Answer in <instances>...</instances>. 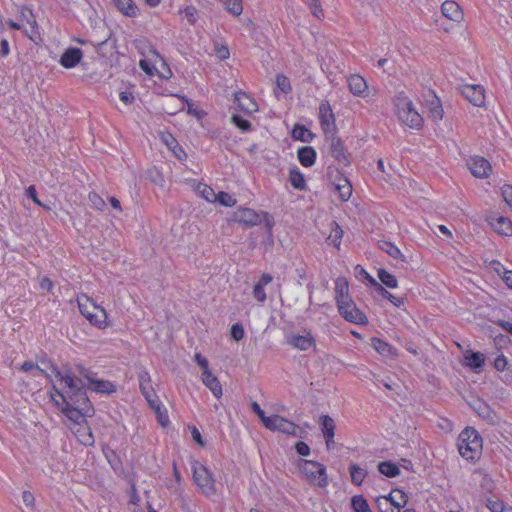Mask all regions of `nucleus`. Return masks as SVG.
Returning <instances> with one entry per match:
<instances>
[{
    "instance_id": "nucleus-1",
    "label": "nucleus",
    "mask_w": 512,
    "mask_h": 512,
    "mask_svg": "<svg viewBox=\"0 0 512 512\" xmlns=\"http://www.w3.org/2000/svg\"><path fill=\"white\" fill-rule=\"evenodd\" d=\"M56 377L64 384L63 391L55 389L57 396L62 403H79L87 407L88 397L86 395L85 385L83 381L76 377L70 370L61 372L54 369Z\"/></svg>"
},
{
    "instance_id": "nucleus-2",
    "label": "nucleus",
    "mask_w": 512,
    "mask_h": 512,
    "mask_svg": "<svg viewBox=\"0 0 512 512\" xmlns=\"http://www.w3.org/2000/svg\"><path fill=\"white\" fill-rule=\"evenodd\" d=\"M393 104L395 113L402 123L412 129L422 127V116L415 110L413 102L404 92H399L395 95Z\"/></svg>"
},
{
    "instance_id": "nucleus-3",
    "label": "nucleus",
    "mask_w": 512,
    "mask_h": 512,
    "mask_svg": "<svg viewBox=\"0 0 512 512\" xmlns=\"http://www.w3.org/2000/svg\"><path fill=\"white\" fill-rule=\"evenodd\" d=\"M77 303L80 313L94 326L104 329L107 327V313L104 308L97 305L86 294L77 297Z\"/></svg>"
},
{
    "instance_id": "nucleus-4",
    "label": "nucleus",
    "mask_w": 512,
    "mask_h": 512,
    "mask_svg": "<svg viewBox=\"0 0 512 512\" xmlns=\"http://www.w3.org/2000/svg\"><path fill=\"white\" fill-rule=\"evenodd\" d=\"M482 440L478 432L471 427L464 429L458 437V450L462 457L474 460L480 454Z\"/></svg>"
},
{
    "instance_id": "nucleus-5",
    "label": "nucleus",
    "mask_w": 512,
    "mask_h": 512,
    "mask_svg": "<svg viewBox=\"0 0 512 512\" xmlns=\"http://www.w3.org/2000/svg\"><path fill=\"white\" fill-rule=\"evenodd\" d=\"M192 472L194 483L204 495L213 496L216 494L215 480L206 466L198 461H194L192 463Z\"/></svg>"
},
{
    "instance_id": "nucleus-6",
    "label": "nucleus",
    "mask_w": 512,
    "mask_h": 512,
    "mask_svg": "<svg viewBox=\"0 0 512 512\" xmlns=\"http://www.w3.org/2000/svg\"><path fill=\"white\" fill-rule=\"evenodd\" d=\"M299 469L311 484L319 487L327 486L328 479L323 464L311 460H300Z\"/></svg>"
},
{
    "instance_id": "nucleus-7",
    "label": "nucleus",
    "mask_w": 512,
    "mask_h": 512,
    "mask_svg": "<svg viewBox=\"0 0 512 512\" xmlns=\"http://www.w3.org/2000/svg\"><path fill=\"white\" fill-rule=\"evenodd\" d=\"M194 360L202 369L201 380L203 384L217 399H220L223 395L222 385L219 379L210 370L207 358L200 353H195Z\"/></svg>"
},
{
    "instance_id": "nucleus-8",
    "label": "nucleus",
    "mask_w": 512,
    "mask_h": 512,
    "mask_svg": "<svg viewBox=\"0 0 512 512\" xmlns=\"http://www.w3.org/2000/svg\"><path fill=\"white\" fill-rule=\"evenodd\" d=\"M136 47L139 49L140 53L145 57L141 59L139 62L140 68L149 76L154 75V64L157 59L162 60L160 54L154 49L151 45H149L146 41L138 40L136 41Z\"/></svg>"
},
{
    "instance_id": "nucleus-9",
    "label": "nucleus",
    "mask_w": 512,
    "mask_h": 512,
    "mask_svg": "<svg viewBox=\"0 0 512 512\" xmlns=\"http://www.w3.org/2000/svg\"><path fill=\"white\" fill-rule=\"evenodd\" d=\"M340 315L348 322L365 325L368 323L366 315L357 308L353 300L346 301L345 304L337 305Z\"/></svg>"
},
{
    "instance_id": "nucleus-10",
    "label": "nucleus",
    "mask_w": 512,
    "mask_h": 512,
    "mask_svg": "<svg viewBox=\"0 0 512 512\" xmlns=\"http://www.w3.org/2000/svg\"><path fill=\"white\" fill-rule=\"evenodd\" d=\"M64 407H62V412L74 423H83L85 420V416L90 415L93 412V408L90 404V401L87 402V407L81 405L79 403H73V405L69 403H63Z\"/></svg>"
},
{
    "instance_id": "nucleus-11",
    "label": "nucleus",
    "mask_w": 512,
    "mask_h": 512,
    "mask_svg": "<svg viewBox=\"0 0 512 512\" xmlns=\"http://www.w3.org/2000/svg\"><path fill=\"white\" fill-rule=\"evenodd\" d=\"M264 426L272 431H279L289 435H295L298 429L297 425L293 422L279 416L271 415L265 419Z\"/></svg>"
},
{
    "instance_id": "nucleus-12",
    "label": "nucleus",
    "mask_w": 512,
    "mask_h": 512,
    "mask_svg": "<svg viewBox=\"0 0 512 512\" xmlns=\"http://www.w3.org/2000/svg\"><path fill=\"white\" fill-rule=\"evenodd\" d=\"M319 120L324 133L332 134L335 129V116L328 101L319 106Z\"/></svg>"
},
{
    "instance_id": "nucleus-13",
    "label": "nucleus",
    "mask_w": 512,
    "mask_h": 512,
    "mask_svg": "<svg viewBox=\"0 0 512 512\" xmlns=\"http://www.w3.org/2000/svg\"><path fill=\"white\" fill-rule=\"evenodd\" d=\"M468 168L477 178H486L492 170L490 162L481 156H474L468 161Z\"/></svg>"
},
{
    "instance_id": "nucleus-14",
    "label": "nucleus",
    "mask_w": 512,
    "mask_h": 512,
    "mask_svg": "<svg viewBox=\"0 0 512 512\" xmlns=\"http://www.w3.org/2000/svg\"><path fill=\"white\" fill-rule=\"evenodd\" d=\"M70 429L81 444L85 446H92L94 444V436L86 421L74 423Z\"/></svg>"
},
{
    "instance_id": "nucleus-15",
    "label": "nucleus",
    "mask_w": 512,
    "mask_h": 512,
    "mask_svg": "<svg viewBox=\"0 0 512 512\" xmlns=\"http://www.w3.org/2000/svg\"><path fill=\"white\" fill-rule=\"evenodd\" d=\"M442 15L455 23H460L464 19V13L460 5L452 0H446L441 5Z\"/></svg>"
},
{
    "instance_id": "nucleus-16",
    "label": "nucleus",
    "mask_w": 512,
    "mask_h": 512,
    "mask_svg": "<svg viewBox=\"0 0 512 512\" xmlns=\"http://www.w3.org/2000/svg\"><path fill=\"white\" fill-rule=\"evenodd\" d=\"M349 91L357 97H366L368 95V84L359 74H352L347 78Z\"/></svg>"
},
{
    "instance_id": "nucleus-17",
    "label": "nucleus",
    "mask_w": 512,
    "mask_h": 512,
    "mask_svg": "<svg viewBox=\"0 0 512 512\" xmlns=\"http://www.w3.org/2000/svg\"><path fill=\"white\" fill-rule=\"evenodd\" d=\"M234 221L245 226H255L260 223L259 214L250 208H241L234 212Z\"/></svg>"
},
{
    "instance_id": "nucleus-18",
    "label": "nucleus",
    "mask_w": 512,
    "mask_h": 512,
    "mask_svg": "<svg viewBox=\"0 0 512 512\" xmlns=\"http://www.w3.org/2000/svg\"><path fill=\"white\" fill-rule=\"evenodd\" d=\"M80 373L88 380V382L90 384L89 388L91 390H93L95 392L107 393V394L115 391V386L111 382L106 381V380H96V379L92 378L91 373L88 372L86 369L81 368Z\"/></svg>"
},
{
    "instance_id": "nucleus-19",
    "label": "nucleus",
    "mask_w": 512,
    "mask_h": 512,
    "mask_svg": "<svg viewBox=\"0 0 512 512\" xmlns=\"http://www.w3.org/2000/svg\"><path fill=\"white\" fill-rule=\"evenodd\" d=\"M463 95L467 100L477 107L485 103L484 89L480 85H467L463 89Z\"/></svg>"
},
{
    "instance_id": "nucleus-20",
    "label": "nucleus",
    "mask_w": 512,
    "mask_h": 512,
    "mask_svg": "<svg viewBox=\"0 0 512 512\" xmlns=\"http://www.w3.org/2000/svg\"><path fill=\"white\" fill-rule=\"evenodd\" d=\"M83 58V52L76 47H69L60 58V64L67 69L74 68Z\"/></svg>"
},
{
    "instance_id": "nucleus-21",
    "label": "nucleus",
    "mask_w": 512,
    "mask_h": 512,
    "mask_svg": "<svg viewBox=\"0 0 512 512\" xmlns=\"http://www.w3.org/2000/svg\"><path fill=\"white\" fill-rule=\"evenodd\" d=\"M335 300L337 305L352 300L349 295V284L345 277H338L335 280Z\"/></svg>"
},
{
    "instance_id": "nucleus-22",
    "label": "nucleus",
    "mask_w": 512,
    "mask_h": 512,
    "mask_svg": "<svg viewBox=\"0 0 512 512\" xmlns=\"http://www.w3.org/2000/svg\"><path fill=\"white\" fill-rule=\"evenodd\" d=\"M490 225L501 235H512V222L507 217L493 215L490 217Z\"/></svg>"
},
{
    "instance_id": "nucleus-23",
    "label": "nucleus",
    "mask_w": 512,
    "mask_h": 512,
    "mask_svg": "<svg viewBox=\"0 0 512 512\" xmlns=\"http://www.w3.org/2000/svg\"><path fill=\"white\" fill-rule=\"evenodd\" d=\"M288 343L296 349L305 351L315 344V340L311 333H307L305 335H291L288 338Z\"/></svg>"
},
{
    "instance_id": "nucleus-24",
    "label": "nucleus",
    "mask_w": 512,
    "mask_h": 512,
    "mask_svg": "<svg viewBox=\"0 0 512 512\" xmlns=\"http://www.w3.org/2000/svg\"><path fill=\"white\" fill-rule=\"evenodd\" d=\"M485 357L484 354L480 352H473L471 350H467L464 353V365L471 368L475 372H479L482 366L484 365Z\"/></svg>"
},
{
    "instance_id": "nucleus-25",
    "label": "nucleus",
    "mask_w": 512,
    "mask_h": 512,
    "mask_svg": "<svg viewBox=\"0 0 512 512\" xmlns=\"http://www.w3.org/2000/svg\"><path fill=\"white\" fill-rule=\"evenodd\" d=\"M235 101L239 108L247 113H253L258 109L256 102L245 92L235 93Z\"/></svg>"
},
{
    "instance_id": "nucleus-26",
    "label": "nucleus",
    "mask_w": 512,
    "mask_h": 512,
    "mask_svg": "<svg viewBox=\"0 0 512 512\" xmlns=\"http://www.w3.org/2000/svg\"><path fill=\"white\" fill-rule=\"evenodd\" d=\"M330 151H331V155L339 163H342L344 165L348 164V159L345 155L343 143L339 138L332 137L331 143H330Z\"/></svg>"
},
{
    "instance_id": "nucleus-27",
    "label": "nucleus",
    "mask_w": 512,
    "mask_h": 512,
    "mask_svg": "<svg viewBox=\"0 0 512 512\" xmlns=\"http://www.w3.org/2000/svg\"><path fill=\"white\" fill-rule=\"evenodd\" d=\"M115 7L125 16L136 17L139 14L138 7L132 0H112Z\"/></svg>"
},
{
    "instance_id": "nucleus-28",
    "label": "nucleus",
    "mask_w": 512,
    "mask_h": 512,
    "mask_svg": "<svg viewBox=\"0 0 512 512\" xmlns=\"http://www.w3.org/2000/svg\"><path fill=\"white\" fill-rule=\"evenodd\" d=\"M297 156L303 166L310 167L315 163L316 151L311 146H305L298 150Z\"/></svg>"
},
{
    "instance_id": "nucleus-29",
    "label": "nucleus",
    "mask_w": 512,
    "mask_h": 512,
    "mask_svg": "<svg viewBox=\"0 0 512 512\" xmlns=\"http://www.w3.org/2000/svg\"><path fill=\"white\" fill-rule=\"evenodd\" d=\"M379 248L386 252L389 256L396 260H400L402 262H406V258L404 254L400 251V249L395 246L393 243L388 241H381L379 243Z\"/></svg>"
},
{
    "instance_id": "nucleus-30",
    "label": "nucleus",
    "mask_w": 512,
    "mask_h": 512,
    "mask_svg": "<svg viewBox=\"0 0 512 512\" xmlns=\"http://www.w3.org/2000/svg\"><path fill=\"white\" fill-rule=\"evenodd\" d=\"M343 237V230L338 225L337 222L333 221L331 224V230L327 237V243L329 245H333L334 247L338 248L341 244V239Z\"/></svg>"
},
{
    "instance_id": "nucleus-31",
    "label": "nucleus",
    "mask_w": 512,
    "mask_h": 512,
    "mask_svg": "<svg viewBox=\"0 0 512 512\" xmlns=\"http://www.w3.org/2000/svg\"><path fill=\"white\" fill-rule=\"evenodd\" d=\"M373 348L384 356H396V350L388 343L382 341L379 338H373L371 340Z\"/></svg>"
},
{
    "instance_id": "nucleus-32",
    "label": "nucleus",
    "mask_w": 512,
    "mask_h": 512,
    "mask_svg": "<svg viewBox=\"0 0 512 512\" xmlns=\"http://www.w3.org/2000/svg\"><path fill=\"white\" fill-rule=\"evenodd\" d=\"M383 497L389 499L391 504L399 510L407 504V495L398 489L393 490L389 495Z\"/></svg>"
},
{
    "instance_id": "nucleus-33",
    "label": "nucleus",
    "mask_w": 512,
    "mask_h": 512,
    "mask_svg": "<svg viewBox=\"0 0 512 512\" xmlns=\"http://www.w3.org/2000/svg\"><path fill=\"white\" fill-rule=\"evenodd\" d=\"M320 425H321V431L323 434V437L328 436H335V421L334 419L329 415H323L320 418Z\"/></svg>"
},
{
    "instance_id": "nucleus-34",
    "label": "nucleus",
    "mask_w": 512,
    "mask_h": 512,
    "mask_svg": "<svg viewBox=\"0 0 512 512\" xmlns=\"http://www.w3.org/2000/svg\"><path fill=\"white\" fill-rule=\"evenodd\" d=\"M378 471L389 478L395 477L400 474L399 467L391 461H383L378 464Z\"/></svg>"
},
{
    "instance_id": "nucleus-35",
    "label": "nucleus",
    "mask_w": 512,
    "mask_h": 512,
    "mask_svg": "<svg viewBox=\"0 0 512 512\" xmlns=\"http://www.w3.org/2000/svg\"><path fill=\"white\" fill-rule=\"evenodd\" d=\"M428 110H429L430 116L434 120L442 119L443 109H442L439 98H437L435 95H433L432 99L428 101Z\"/></svg>"
},
{
    "instance_id": "nucleus-36",
    "label": "nucleus",
    "mask_w": 512,
    "mask_h": 512,
    "mask_svg": "<svg viewBox=\"0 0 512 512\" xmlns=\"http://www.w3.org/2000/svg\"><path fill=\"white\" fill-rule=\"evenodd\" d=\"M291 136L295 140H300L302 142H310L313 138V134L302 125H295Z\"/></svg>"
},
{
    "instance_id": "nucleus-37",
    "label": "nucleus",
    "mask_w": 512,
    "mask_h": 512,
    "mask_svg": "<svg viewBox=\"0 0 512 512\" xmlns=\"http://www.w3.org/2000/svg\"><path fill=\"white\" fill-rule=\"evenodd\" d=\"M289 180L291 185L297 190H304L306 188L304 176L299 170H291Z\"/></svg>"
},
{
    "instance_id": "nucleus-38",
    "label": "nucleus",
    "mask_w": 512,
    "mask_h": 512,
    "mask_svg": "<svg viewBox=\"0 0 512 512\" xmlns=\"http://www.w3.org/2000/svg\"><path fill=\"white\" fill-rule=\"evenodd\" d=\"M351 505L354 512H372L367 500L362 495L353 496Z\"/></svg>"
},
{
    "instance_id": "nucleus-39",
    "label": "nucleus",
    "mask_w": 512,
    "mask_h": 512,
    "mask_svg": "<svg viewBox=\"0 0 512 512\" xmlns=\"http://www.w3.org/2000/svg\"><path fill=\"white\" fill-rule=\"evenodd\" d=\"M378 278L382 284L387 286L388 288H397L398 281L394 275L386 271L385 269L378 270Z\"/></svg>"
},
{
    "instance_id": "nucleus-40",
    "label": "nucleus",
    "mask_w": 512,
    "mask_h": 512,
    "mask_svg": "<svg viewBox=\"0 0 512 512\" xmlns=\"http://www.w3.org/2000/svg\"><path fill=\"white\" fill-rule=\"evenodd\" d=\"M349 471L352 482L356 485H361L367 475L366 470L354 464L349 467Z\"/></svg>"
},
{
    "instance_id": "nucleus-41",
    "label": "nucleus",
    "mask_w": 512,
    "mask_h": 512,
    "mask_svg": "<svg viewBox=\"0 0 512 512\" xmlns=\"http://www.w3.org/2000/svg\"><path fill=\"white\" fill-rule=\"evenodd\" d=\"M196 191L200 194L206 201L210 203L216 202V193L215 191L208 185L200 183L197 185Z\"/></svg>"
},
{
    "instance_id": "nucleus-42",
    "label": "nucleus",
    "mask_w": 512,
    "mask_h": 512,
    "mask_svg": "<svg viewBox=\"0 0 512 512\" xmlns=\"http://www.w3.org/2000/svg\"><path fill=\"white\" fill-rule=\"evenodd\" d=\"M224 6L234 16H239L243 11L242 0H224Z\"/></svg>"
},
{
    "instance_id": "nucleus-43",
    "label": "nucleus",
    "mask_w": 512,
    "mask_h": 512,
    "mask_svg": "<svg viewBox=\"0 0 512 512\" xmlns=\"http://www.w3.org/2000/svg\"><path fill=\"white\" fill-rule=\"evenodd\" d=\"M138 378L142 394L154 390L151 383V377L147 371L140 372Z\"/></svg>"
},
{
    "instance_id": "nucleus-44",
    "label": "nucleus",
    "mask_w": 512,
    "mask_h": 512,
    "mask_svg": "<svg viewBox=\"0 0 512 512\" xmlns=\"http://www.w3.org/2000/svg\"><path fill=\"white\" fill-rule=\"evenodd\" d=\"M376 504L380 512H400L399 509L391 504L389 499L382 496L376 498Z\"/></svg>"
},
{
    "instance_id": "nucleus-45",
    "label": "nucleus",
    "mask_w": 512,
    "mask_h": 512,
    "mask_svg": "<svg viewBox=\"0 0 512 512\" xmlns=\"http://www.w3.org/2000/svg\"><path fill=\"white\" fill-rule=\"evenodd\" d=\"M216 202H219L222 206L233 207L236 205V199L227 192L220 191L216 194Z\"/></svg>"
},
{
    "instance_id": "nucleus-46",
    "label": "nucleus",
    "mask_w": 512,
    "mask_h": 512,
    "mask_svg": "<svg viewBox=\"0 0 512 512\" xmlns=\"http://www.w3.org/2000/svg\"><path fill=\"white\" fill-rule=\"evenodd\" d=\"M336 188L339 191L340 198L343 201H347L351 197V195H352V186L348 182L347 179H344L343 183L337 184Z\"/></svg>"
},
{
    "instance_id": "nucleus-47",
    "label": "nucleus",
    "mask_w": 512,
    "mask_h": 512,
    "mask_svg": "<svg viewBox=\"0 0 512 512\" xmlns=\"http://www.w3.org/2000/svg\"><path fill=\"white\" fill-rule=\"evenodd\" d=\"M473 409L478 415L485 419H492V411L489 406L483 402H477L474 404Z\"/></svg>"
},
{
    "instance_id": "nucleus-48",
    "label": "nucleus",
    "mask_w": 512,
    "mask_h": 512,
    "mask_svg": "<svg viewBox=\"0 0 512 512\" xmlns=\"http://www.w3.org/2000/svg\"><path fill=\"white\" fill-rule=\"evenodd\" d=\"M178 99L181 100L182 105H184V102H186L188 114L193 115L197 119H201L204 116V112L198 107H195L194 104L190 103L184 96L178 97Z\"/></svg>"
},
{
    "instance_id": "nucleus-49",
    "label": "nucleus",
    "mask_w": 512,
    "mask_h": 512,
    "mask_svg": "<svg viewBox=\"0 0 512 512\" xmlns=\"http://www.w3.org/2000/svg\"><path fill=\"white\" fill-rule=\"evenodd\" d=\"M307 4L312 12V14L318 18H324V11L321 7L320 0H307Z\"/></svg>"
},
{
    "instance_id": "nucleus-50",
    "label": "nucleus",
    "mask_w": 512,
    "mask_h": 512,
    "mask_svg": "<svg viewBox=\"0 0 512 512\" xmlns=\"http://www.w3.org/2000/svg\"><path fill=\"white\" fill-rule=\"evenodd\" d=\"M378 293L388 299L394 306L396 307H400L404 301H403V298H398V297H395L393 296L390 292H388L383 286H379V291Z\"/></svg>"
},
{
    "instance_id": "nucleus-51",
    "label": "nucleus",
    "mask_w": 512,
    "mask_h": 512,
    "mask_svg": "<svg viewBox=\"0 0 512 512\" xmlns=\"http://www.w3.org/2000/svg\"><path fill=\"white\" fill-rule=\"evenodd\" d=\"M276 84L277 87L285 94L289 93L292 89L289 79L282 74L277 75Z\"/></svg>"
},
{
    "instance_id": "nucleus-52",
    "label": "nucleus",
    "mask_w": 512,
    "mask_h": 512,
    "mask_svg": "<svg viewBox=\"0 0 512 512\" xmlns=\"http://www.w3.org/2000/svg\"><path fill=\"white\" fill-rule=\"evenodd\" d=\"M185 17L187 18V21L194 25L197 22L198 19V11L194 6H187L184 9Z\"/></svg>"
},
{
    "instance_id": "nucleus-53",
    "label": "nucleus",
    "mask_w": 512,
    "mask_h": 512,
    "mask_svg": "<svg viewBox=\"0 0 512 512\" xmlns=\"http://www.w3.org/2000/svg\"><path fill=\"white\" fill-rule=\"evenodd\" d=\"M23 372H37L38 374L45 375V371L41 369L36 363L32 361H25L20 368Z\"/></svg>"
},
{
    "instance_id": "nucleus-54",
    "label": "nucleus",
    "mask_w": 512,
    "mask_h": 512,
    "mask_svg": "<svg viewBox=\"0 0 512 512\" xmlns=\"http://www.w3.org/2000/svg\"><path fill=\"white\" fill-rule=\"evenodd\" d=\"M486 506L491 512H503L505 509L504 503L498 499H488Z\"/></svg>"
},
{
    "instance_id": "nucleus-55",
    "label": "nucleus",
    "mask_w": 512,
    "mask_h": 512,
    "mask_svg": "<svg viewBox=\"0 0 512 512\" xmlns=\"http://www.w3.org/2000/svg\"><path fill=\"white\" fill-rule=\"evenodd\" d=\"M232 122L242 131H249L251 128V123L238 115L232 117Z\"/></svg>"
},
{
    "instance_id": "nucleus-56",
    "label": "nucleus",
    "mask_w": 512,
    "mask_h": 512,
    "mask_svg": "<svg viewBox=\"0 0 512 512\" xmlns=\"http://www.w3.org/2000/svg\"><path fill=\"white\" fill-rule=\"evenodd\" d=\"M501 195L506 204L512 208V186L505 184L501 188Z\"/></svg>"
},
{
    "instance_id": "nucleus-57",
    "label": "nucleus",
    "mask_w": 512,
    "mask_h": 512,
    "mask_svg": "<svg viewBox=\"0 0 512 512\" xmlns=\"http://www.w3.org/2000/svg\"><path fill=\"white\" fill-rule=\"evenodd\" d=\"M160 139L169 149L173 148L178 143L173 135L168 132H161Z\"/></svg>"
},
{
    "instance_id": "nucleus-58",
    "label": "nucleus",
    "mask_w": 512,
    "mask_h": 512,
    "mask_svg": "<svg viewBox=\"0 0 512 512\" xmlns=\"http://www.w3.org/2000/svg\"><path fill=\"white\" fill-rule=\"evenodd\" d=\"M231 336L234 340L240 341L244 337V328L241 324L236 323L231 327Z\"/></svg>"
},
{
    "instance_id": "nucleus-59",
    "label": "nucleus",
    "mask_w": 512,
    "mask_h": 512,
    "mask_svg": "<svg viewBox=\"0 0 512 512\" xmlns=\"http://www.w3.org/2000/svg\"><path fill=\"white\" fill-rule=\"evenodd\" d=\"M89 199L97 210L102 211L106 206L105 201L96 193H90Z\"/></svg>"
},
{
    "instance_id": "nucleus-60",
    "label": "nucleus",
    "mask_w": 512,
    "mask_h": 512,
    "mask_svg": "<svg viewBox=\"0 0 512 512\" xmlns=\"http://www.w3.org/2000/svg\"><path fill=\"white\" fill-rule=\"evenodd\" d=\"M479 475L481 476L480 486L486 491H492L494 489L493 480L487 474L479 473Z\"/></svg>"
},
{
    "instance_id": "nucleus-61",
    "label": "nucleus",
    "mask_w": 512,
    "mask_h": 512,
    "mask_svg": "<svg viewBox=\"0 0 512 512\" xmlns=\"http://www.w3.org/2000/svg\"><path fill=\"white\" fill-rule=\"evenodd\" d=\"M253 296L257 301L264 302L266 300L264 287L256 283L253 288Z\"/></svg>"
},
{
    "instance_id": "nucleus-62",
    "label": "nucleus",
    "mask_w": 512,
    "mask_h": 512,
    "mask_svg": "<svg viewBox=\"0 0 512 512\" xmlns=\"http://www.w3.org/2000/svg\"><path fill=\"white\" fill-rule=\"evenodd\" d=\"M22 500H23V503L27 507L32 508V509L35 507V497L30 491H27V490L23 491Z\"/></svg>"
},
{
    "instance_id": "nucleus-63",
    "label": "nucleus",
    "mask_w": 512,
    "mask_h": 512,
    "mask_svg": "<svg viewBox=\"0 0 512 512\" xmlns=\"http://www.w3.org/2000/svg\"><path fill=\"white\" fill-rule=\"evenodd\" d=\"M215 52H216V55L217 57L220 59V60H226L229 58L230 56V52H229V49L227 46L225 45H217L215 47Z\"/></svg>"
},
{
    "instance_id": "nucleus-64",
    "label": "nucleus",
    "mask_w": 512,
    "mask_h": 512,
    "mask_svg": "<svg viewBox=\"0 0 512 512\" xmlns=\"http://www.w3.org/2000/svg\"><path fill=\"white\" fill-rule=\"evenodd\" d=\"M508 361L504 355H499L494 360V367L498 371H504L507 368Z\"/></svg>"
}]
</instances>
